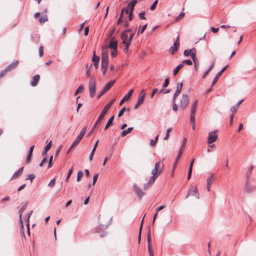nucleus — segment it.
I'll use <instances>...</instances> for the list:
<instances>
[{"label":"nucleus","instance_id":"1","mask_svg":"<svg viewBox=\"0 0 256 256\" xmlns=\"http://www.w3.org/2000/svg\"><path fill=\"white\" fill-rule=\"evenodd\" d=\"M164 168V164L163 161H158L156 162L154 168L152 170V182L155 181L156 178L162 172Z\"/></svg>","mask_w":256,"mask_h":256},{"label":"nucleus","instance_id":"2","mask_svg":"<svg viewBox=\"0 0 256 256\" xmlns=\"http://www.w3.org/2000/svg\"><path fill=\"white\" fill-rule=\"evenodd\" d=\"M114 100V99L112 100L105 106L100 114L94 126V128L96 127L97 125L100 124L104 116V115L106 114L108 110L110 109L112 105L113 104Z\"/></svg>","mask_w":256,"mask_h":256},{"label":"nucleus","instance_id":"3","mask_svg":"<svg viewBox=\"0 0 256 256\" xmlns=\"http://www.w3.org/2000/svg\"><path fill=\"white\" fill-rule=\"evenodd\" d=\"M96 80L94 78L91 77L89 80L88 82V90L91 98H94V96L96 89Z\"/></svg>","mask_w":256,"mask_h":256},{"label":"nucleus","instance_id":"4","mask_svg":"<svg viewBox=\"0 0 256 256\" xmlns=\"http://www.w3.org/2000/svg\"><path fill=\"white\" fill-rule=\"evenodd\" d=\"M190 98L186 94H182L180 102V108L182 110L185 109L188 106Z\"/></svg>","mask_w":256,"mask_h":256},{"label":"nucleus","instance_id":"5","mask_svg":"<svg viewBox=\"0 0 256 256\" xmlns=\"http://www.w3.org/2000/svg\"><path fill=\"white\" fill-rule=\"evenodd\" d=\"M134 34H132L130 35L129 38L128 40V36L126 34L124 33L122 34L121 37L122 39V43L124 44L126 46V50L128 49V47L130 44V42L134 36Z\"/></svg>","mask_w":256,"mask_h":256},{"label":"nucleus","instance_id":"6","mask_svg":"<svg viewBox=\"0 0 256 256\" xmlns=\"http://www.w3.org/2000/svg\"><path fill=\"white\" fill-rule=\"evenodd\" d=\"M184 54L186 56L190 55L194 63H195V60H196V50L194 48L190 50H184Z\"/></svg>","mask_w":256,"mask_h":256},{"label":"nucleus","instance_id":"7","mask_svg":"<svg viewBox=\"0 0 256 256\" xmlns=\"http://www.w3.org/2000/svg\"><path fill=\"white\" fill-rule=\"evenodd\" d=\"M216 130H214L209 132L208 140V144L213 143L217 140L218 135L216 134Z\"/></svg>","mask_w":256,"mask_h":256},{"label":"nucleus","instance_id":"8","mask_svg":"<svg viewBox=\"0 0 256 256\" xmlns=\"http://www.w3.org/2000/svg\"><path fill=\"white\" fill-rule=\"evenodd\" d=\"M198 104V100H196L193 104H192L190 108V119H192L194 118H195V113L196 110V107Z\"/></svg>","mask_w":256,"mask_h":256},{"label":"nucleus","instance_id":"9","mask_svg":"<svg viewBox=\"0 0 256 256\" xmlns=\"http://www.w3.org/2000/svg\"><path fill=\"white\" fill-rule=\"evenodd\" d=\"M133 188L134 190V192L138 198L141 199L142 196H144L145 194L144 192L142 190L138 188L136 184H134L133 186Z\"/></svg>","mask_w":256,"mask_h":256},{"label":"nucleus","instance_id":"10","mask_svg":"<svg viewBox=\"0 0 256 256\" xmlns=\"http://www.w3.org/2000/svg\"><path fill=\"white\" fill-rule=\"evenodd\" d=\"M183 83L182 82H179L178 84L176 86V91L174 94L173 98H172V101H176V98L178 96L180 93V92L182 90Z\"/></svg>","mask_w":256,"mask_h":256},{"label":"nucleus","instance_id":"11","mask_svg":"<svg viewBox=\"0 0 256 256\" xmlns=\"http://www.w3.org/2000/svg\"><path fill=\"white\" fill-rule=\"evenodd\" d=\"M28 205V202H24V203H22L21 204V208L20 210V216H19V217H20V224H22V228H24V226H23V222H22V212L24 211L27 206Z\"/></svg>","mask_w":256,"mask_h":256},{"label":"nucleus","instance_id":"12","mask_svg":"<svg viewBox=\"0 0 256 256\" xmlns=\"http://www.w3.org/2000/svg\"><path fill=\"white\" fill-rule=\"evenodd\" d=\"M108 48L116 50L118 48V42L114 39V38H112L108 46H106Z\"/></svg>","mask_w":256,"mask_h":256},{"label":"nucleus","instance_id":"13","mask_svg":"<svg viewBox=\"0 0 256 256\" xmlns=\"http://www.w3.org/2000/svg\"><path fill=\"white\" fill-rule=\"evenodd\" d=\"M227 66H225L219 72H218L216 76L213 80V81L212 82L211 86H212L218 80V78L222 76L223 72L225 70Z\"/></svg>","mask_w":256,"mask_h":256},{"label":"nucleus","instance_id":"14","mask_svg":"<svg viewBox=\"0 0 256 256\" xmlns=\"http://www.w3.org/2000/svg\"><path fill=\"white\" fill-rule=\"evenodd\" d=\"M47 12V10L46 9L44 12L42 13V16L40 18L38 22L40 24H44L48 20V16L46 14Z\"/></svg>","mask_w":256,"mask_h":256},{"label":"nucleus","instance_id":"15","mask_svg":"<svg viewBox=\"0 0 256 256\" xmlns=\"http://www.w3.org/2000/svg\"><path fill=\"white\" fill-rule=\"evenodd\" d=\"M186 138H184V139H183V140H182V146H180V151H179V152H178V158H177L176 160H178V159L180 158V156H181L182 154V151L184 148L185 146L186 145Z\"/></svg>","mask_w":256,"mask_h":256},{"label":"nucleus","instance_id":"16","mask_svg":"<svg viewBox=\"0 0 256 256\" xmlns=\"http://www.w3.org/2000/svg\"><path fill=\"white\" fill-rule=\"evenodd\" d=\"M254 190V188L249 183L248 180H246L245 184L244 190L248 193L252 192Z\"/></svg>","mask_w":256,"mask_h":256},{"label":"nucleus","instance_id":"17","mask_svg":"<svg viewBox=\"0 0 256 256\" xmlns=\"http://www.w3.org/2000/svg\"><path fill=\"white\" fill-rule=\"evenodd\" d=\"M102 59L108 60V47L102 48Z\"/></svg>","mask_w":256,"mask_h":256},{"label":"nucleus","instance_id":"18","mask_svg":"<svg viewBox=\"0 0 256 256\" xmlns=\"http://www.w3.org/2000/svg\"><path fill=\"white\" fill-rule=\"evenodd\" d=\"M115 82H116V80H112L110 81L108 84H106L104 86V88L102 89H103L106 92L112 88V86L114 85V84Z\"/></svg>","mask_w":256,"mask_h":256},{"label":"nucleus","instance_id":"19","mask_svg":"<svg viewBox=\"0 0 256 256\" xmlns=\"http://www.w3.org/2000/svg\"><path fill=\"white\" fill-rule=\"evenodd\" d=\"M83 138V136H80V134H78L77 137L76 138V139L74 140V142H72V144L71 145L70 147V149L75 147L76 146H77L78 143L80 142V141L82 139V138Z\"/></svg>","mask_w":256,"mask_h":256},{"label":"nucleus","instance_id":"20","mask_svg":"<svg viewBox=\"0 0 256 256\" xmlns=\"http://www.w3.org/2000/svg\"><path fill=\"white\" fill-rule=\"evenodd\" d=\"M189 192L192 196H196L198 199L199 198V194L198 192L196 187L194 186L192 188Z\"/></svg>","mask_w":256,"mask_h":256},{"label":"nucleus","instance_id":"21","mask_svg":"<svg viewBox=\"0 0 256 256\" xmlns=\"http://www.w3.org/2000/svg\"><path fill=\"white\" fill-rule=\"evenodd\" d=\"M18 60L14 61L8 65L6 68V70H8V72L12 70L14 68H15L18 65Z\"/></svg>","mask_w":256,"mask_h":256},{"label":"nucleus","instance_id":"22","mask_svg":"<svg viewBox=\"0 0 256 256\" xmlns=\"http://www.w3.org/2000/svg\"><path fill=\"white\" fill-rule=\"evenodd\" d=\"M24 167L20 168L18 170L16 171L12 176L11 179H16L19 177L22 174Z\"/></svg>","mask_w":256,"mask_h":256},{"label":"nucleus","instance_id":"23","mask_svg":"<svg viewBox=\"0 0 256 256\" xmlns=\"http://www.w3.org/2000/svg\"><path fill=\"white\" fill-rule=\"evenodd\" d=\"M40 76L39 75L37 74L34 76L32 80L30 82V85L32 86H36L40 80Z\"/></svg>","mask_w":256,"mask_h":256},{"label":"nucleus","instance_id":"24","mask_svg":"<svg viewBox=\"0 0 256 256\" xmlns=\"http://www.w3.org/2000/svg\"><path fill=\"white\" fill-rule=\"evenodd\" d=\"M32 212H33V210H30L28 214H26V221L27 222L28 233V234H30V228H29L30 218L31 215L32 214Z\"/></svg>","mask_w":256,"mask_h":256},{"label":"nucleus","instance_id":"25","mask_svg":"<svg viewBox=\"0 0 256 256\" xmlns=\"http://www.w3.org/2000/svg\"><path fill=\"white\" fill-rule=\"evenodd\" d=\"M214 180V174H211L210 176L207 178V185L212 186Z\"/></svg>","mask_w":256,"mask_h":256},{"label":"nucleus","instance_id":"26","mask_svg":"<svg viewBox=\"0 0 256 256\" xmlns=\"http://www.w3.org/2000/svg\"><path fill=\"white\" fill-rule=\"evenodd\" d=\"M144 98H143L142 96H138V102L136 104H135L134 108L136 109L140 105L142 104L144 102Z\"/></svg>","mask_w":256,"mask_h":256},{"label":"nucleus","instance_id":"27","mask_svg":"<svg viewBox=\"0 0 256 256\" xmlns=\"http://www.w3.org/2000/svg\"><path fill=\"white\" fill-rule=\"evenodd\" d=\"M114 116H112L109 118L107 124H106V125L104 127V130H106L108 128V127H109L110 126H112L113 124L112 122L114 120Z\"/></svg>","mask_w":256,"mask_h":256},{"label":"nucleus","instance_id":"28","mask_svg":"<svg viewBox=\"0 0 256 256\" xmlns=\"http://www.w3.org/2000/svg\"><path fill=\"white\" fill-rule=\"evenodd\" d=\"M147 240H148V248H152L151 247V235H150V229L149 228L148 230V232L147 234Z\"/></svg>","mask_w":256,"mask_h":256},{"label":"nucleus","instance_id":"29","mask_svg":"<svg viewBox=\"0 0 256 256\" xmlns=\"http://www.w3.org/2000/svg\"><path fill=\"white\" fill-rule=\"evenodd\" d=\"M136 3H137L136 0H132L131 2H130L128 4V7L130 8V11H132V12L134 11V7Z\"/></svg>","mask_w":256,"mask_h":256},{"label":"nucleus","instance_id":"30","mask_svg":"<svg viewBox=\"0 0 256 256\" xmlns=\"http://www.w3.org/2000/svg\"><path fill=\"white\" fill-rule=\"evenodd\" d=\"M133 92V90H130V92H128V94H126L125 96L120 100V104H122L123 102H124L126 98H128L132 96V94Z\"/></svg>","mask_w":256,"mask_h":256},{"label":"nucleus","instance_id":"31","mask_svg":"<svg viewBox=\"0 0 256 256\" xmlns=\"http://www.w3.org/2000/svg\"><path fill=\"white\" fill-rule=\"evenodd\" d=\"M133 130L132 127L128 128L126 130H124L122 132V136L124 137L127 134H130L132 132V130Z\"/></svg>","mask_w":256,"mask_h":256},{"label":"nucleus","instance_id":"32","mask_svg":"<svg viewBox=\"0 0 256 256\" xmlns=\"http://www.w3.org/2000/svg\"><path fill=\"white\" fill-rule=\"evenodd\" d=\"M34 145L30 147V150H29V152H28V154L27 156V158H26V160H30V158H31V156L32 154V152H33L34 149Z\"/></svg>","mask_w":256,"mask_h":256},{"label":"nucleus","instance_id":"33","mask_svg":"<svg viewBox=\"0 0 256 256\" xmlns=\"http://www.w3.org/2000/svg\"><path fill=\"white\" fill-rule=\"evenodd\" d=\"M184 66L183 64H178L174 70V76L176 75V74L178 73V71Z\"/></svg>","mask_w":256,"mask_h":256},{"label":"nucleus","instance_id":"34","mask_svg":"<svg viewBox=\"0 0 256 256\" xmlns=\"http://www.w3.org/2000/svg\"><path fill=\"white\" fill-rule=\"evenodd\" d=\"M151 180H152V177L150 178L149 182L144 184V188H143L144 190H146L148 188H149L151 186V184H152L154 182V181L152 182Z\"/></svg>","mask_w":256,"mask_h":256},{"label":"nucleus","instance_id":"35","mask_svg":"<svg viewBox=\"0 0 256 256\" xmlns=\"http://www.w3.org/2000/svg\"><path fill=\"white\" fill-rule=\"evenodd\" d=\"M254 168V166H250L248 171H247V172H246V180H249V178L250 176V174H251V173H252V170Z\"/></svg>","mask_w":256,"mask_h":256},{"label":"nucleus","instance_id":"36","mask_svg":"<svg viewBox=\"0 0 256 256\" xmlns=\"http://www.w3.org/2000/svg\"><path fill=\"white\" fill-rule=\"evenodd\" d=\"M92 61L94 62V63L98 62H99V61H100V58H99V56H96V55L95 51H94V53H93V56H92Z\"/></svg>","mask_w":256,"mask_h":256},{"label":"nucleus","instance_id":"37","mask_svg":"<svg viewBox=\"0 0 256 256\" xmlns=\"http://www.w3.org/2000/svg\"><path fill=\"white\" fill-rule=\"evenodd\" d=\"M108 60L102 59L101 67L108 68Z\"/></svg>","mask_w":256,"mask_h":256},{"label":"nucleus","instance_id":"38","mask_svg":"<svg viewBox=\"0 0 256 256\" xmlns=\"http://www.w3.org/2000/svg\"><path fill=\"white\" fill-rule=\"evenodd\" d=\"M179 44H180L179 36L178 35L176 40L174 42V50H178V48Z\"/></svg>","mask_w":256,"mask_h":256},{"label":"nucleus","instance_id":"39","mask_svg":"<svg viewBox=\"0 0 256 256\" xmlns=\"http://www.w3.org/2000/svg\"><path fill=\"white\" fill-rule=\"evenodd\" d=\"M126 110L128 111L130 110V108H126V107H124L119 112L118 114V117H120L124 114V110Z\"/></svg>","mask_w":256,"mask_h":256},{"label":"nucleus","instance_id":"40","mask_svg":"<svg viewBox=\"0 0 256 256\" xmlns=\"http://www.w3.org/2000/svg\"><path fill=\"white\" fill-rule=\"evenodd\" d=\"M214 65V63L212 62V64L210 65V68L207 70L203 74V78H204L208 74L210 71L213 68Z\"/></svg>","mask_w":256,"mask_h":256},{"label":"nucleus","instance_id":"41","mask_svg":"<svg viewBox=\"0 0 256 256\" xmlns=\"http://www.w3.org/2000/svg\"><path fill=\"white\" fill-rule=\"evenodd\" d=\"M83 175H84V173L82 171L78 172V174H77V178H76V181L78 182L80 181Z\"/></svg>","mask_w":256,"mask_h":256},{"label":"nucleus","instance_id":"42","mask_svg":"<svg viewBox=\"0 0 256 256\" xmlns=\"http://www.w3.org/2000/svg\"><path fill=\"white\" fill-rule=\"evenodd\" d=\"M172 128H170L167 129L166 136H165L164 138V140H166L169 138L170 132L172 130Z\"/></svg>","mask_w":256,"mask_h":256},{"label":"nucleus","instance_id":"43","mask_svg":"<svg viewBox=\"0 0 256 256\" xmlns=\"http://www.w3.org/2000/svg\"><path fill=\"white\" fill-rule=\"evenodd\" d=\"M73 170H74V166H72L68 172V175L65 180L66 182H68V179L70 178L72 174V173Z\"/></svg>","mask_w":256,"mask_h":256},{"label":"nucleus","instance_id":"44","mask_svg":"<svg viewBox=\"0 0 256 256\" xmlns=\"http://www.w3.org/2000/svg\"><path fill=\"white\" fill-rule=\"evenodd\" d=\"M84 89V87L82 85H80L78 86L76 90L74 92V96L77 95L79 92L82 91Z\"/></svg>","mask_w":256,"mask_h":256},{"label":"nucleus","instance_id":"45","mask_svg":"<svg viewBox=\"0 0 256 256\" xmlns=\"http://www.w3.org/2000/svg\"><path fill=\"white\" fill-rule=\"evenodd\" d=\"M158 135H157L156 136L154 140H150V144L151 146H154L155 145L156 142V141L158 139Z\"/></svg>","mask_w":256,"mask_h":256},{"label":"nucleus","instance_id":"46","mask_svg":"<svg viewBox=\"0 0 256 256\" xmlns=\"http://www.w3.org/2000/svg\"><path fill=\"white\" fill-rule=\"evenodd\" d=\"M55 184H56V180H55V178H53V179L51 180L48 184V186L50 188H53Z\"/></svg>","mask_w":256,"mask_h":256},{"label":"nucleus","instance_id":"47","mask_svg":"<svg viewBox=\"0 0 256 256\" xmlns=\"http://www.w3.org/2000/svg\"><path fill=\"white\" fill-rule=\"evenodd\" d=\"M158 2V0H156L154 2L153 4L150 7V10H154L156 9V4H157Z\"/></svg>","mask_w":256,"mask_h":256},{"label":"nucleus","instance_id":"48","mask_svg":"<svg viewBox=\"0 0 256 256\" xmlns=\"http://www.w3.org/2000/svg\"><path fill=\"white\" fill-rule=\"evenodd\" d=\"M86 128H87L86 126L84 127V128H83L82 129V130L80 131V133L79 134H80V136H84V134H85V133H86Z\"/></svg>","mask_w":256,"mask_h":256},{"label":"nucleus","instance_id":"49","mask_svg":"<svg viewBox=\"0 0 256 256\" xmlns=\"http://www.w3.org/2000/svg\"><path fill=\"white\" fill-rule=\"evenodd\" d=\"M146 26H147V24H145L144 25L142 26L141 30H138V35L140 33V34L143 33L144 32L146 29Z\"/></svg>","mask_w":256,"mask_h":256},{"label":"nucleus","instance_id":"50","mask_svg":"<svg viewBox=\"0 0 256 256\" xmlns=\"http://www.w3.org/2000/svg\"><path fill=\"white\" fill-rule=\"evenodd\" d=\"M144 14H145L144 12H140L138 14V16H139L140 18L142 19V20H146V18L144 16Z\"/></svg>","mask_w":256,"mask_h":256},{"label":"nucleus","instance_id":"51","mask_svg":"<svg viewBox=\"0 0 256 256\" xmlns=\"http://www.w3.org/2000/svg\"><path fill=\"white\" fill-rule=\"evenodd\" d=\"M190 122L192 124V129L194 130L196 128L195 118H194L193 120L192 119H190Z\"/></svg>","mask_w":256,"mask_h":256},{"label":"nucleus","instance_id":"52","mask_svg":"<svg viewBox=\"0 0 256 256\" xmlns=\"http://www.w3.org/2000/svg\"><path fill=\"white\" fill-rule=\"evenodd\" d=\"M43 46H40L38 49V53L40 57H42L43 55Z\"/></svg>","mask_w":256,"mask_h":256},{"label":"nucleus","instance_id":"53","mask_svg":"<svg viewBox=\"0 0 256 256\" xmlns=\"http://www.w3.org/2000/svg\"><path fill=\"white\" fill-rule=\"evenodd\" d=\"M8 72V70H6V68H5L4 70H2L0 72V78H1L2 76H4Z\"/></svg>","mask_w":256,"mask_h":256},{"label":"nucleus","instance_id":"54","mask_svg":"<svg viewBox=\"0 0 256 256\" xmlns=\"http://www.w3.org/2000/svg\"><path fill=\"white\" fill-rule=\"evenodd\" d=\"M104 93H106L105 91L103 89H102L98 92L97 96V98H100Z\"/></svg>","mask_w":256,"mask_h":256},{"label":"nucleus","instance_id":"55","mask_svg":"<svg viewBox=\"0 0 256 256\" xmlns=\"http://www.w3.org/2000/svg\"><path fill=\"white\" fill-rule=\"evenodd\" d=\"M170 52L172 54H174L175 52H176L178 50H174V46H172L170 48Z\"/></svg>","mask_w":256,"mask_h":256},{"label":"nucleus","instance_id":"56","mask_svg":"<svg viewBox=\"0 0 256 256\" xmlns=\"http://www.w3.org/2000/svg\"><path fill=\"white\" fill-rule=\"evenodd\" d=\"M168 84H169V79L168 78H166L164 80V82L163 84V87L164 88L167 87L168 86Z\"/></svg>","mask_w":256,"mask_h":256},{"label":"nucleus","instance_id":"57","mask_svg":"<svg viewBox=\"0 0 256 256\" xmlns=\"http://www.w3.org/2000/svg\"><path fill=\"white\" fill-rule=\"evenodd\" d=\"M146 96V92L144 90H142L140 94V95L138 96H142L143 98H144Z\"/></svg>","mask_w":256,"mask_h":256},{"label":"nucleus","instance_id":"58","mask_svg":"<svg viewBox=\"0 0 256 256\" xmlns=\"http://www.w3.org/2000/svg\"><path fill=\"white\" fill-rule=\"evenodd\" d=\"M35 176L32 174H30L28 175V177L26 178V180H30L31 182H32V180L34 178Z\"/></svg>","mask_w":256,"mask_h":256},{"label":"nucleus","instance_id":"59","mask_svg":"<svg viewBox=\"0 0 256 256\" xmlns=\"http://www.w3.org/2000/svg\"><path fill=\"white\" fill-rule=\"evenodd\" d=\"M182 63L183 64H186L188 65H192V61L190 60H184L183 62H182Z\"/></svg>","mask_w":256,"mask_h":256},{"label":"nucleus","instance_id":"60","mask_svg":"<svg viewBox=\"0 0 256 256\" xmlns=\"http://www.w3.org/2000/svg\"><path fill=\"white\" fill-rule=\"evenodd\" d=\"M172 109L174 111L178 110V105L176 104V101H172Z\"/></svg>","mask_w":256,"mask_h":256},{"label":"nucleus","instance_id":"61","mask_svg":"<svg viewBox=\"0 0 256 256\" xmlns=\"http://www.w3.org/2000/svg\"><path fill=\"white\" fill-rule=\"evenodd\" d=\"M238 108V106H236V104L235 106H234L231 108L230 111L233 114L234 112H236Z\"/></svg>","mask_w":256,"mask_h":256},{"label":"nucleus","instance_id":"62","mask_svg":"<svg viewBox=\"0 0 256 256\" xmlns=\"http://www.w3.org/2000/svg\"><path fill=\"white\" fill-rule=\"evenodd\" d=\"M52 146V142H50L44 148V150L46 151H48L51 148Z\"/></svg>","mask_w":256,"mask_h":256},{"label":"nucleus","instance_id":"63","mask_svg":"<svg viewBox=\"0 0 256 256\" xmlns=\"http://www.w3.org/2000/svg\"><path fill=\"white\" fill-rule=\"evenodd\" d=\"M122 22V12L120 13V18L117 22V24H119Z\"/></svg>","mask_w":256,"mask_h":256},{"label":"nucleus","instance_id":"64","mask_svg":"<svg viewBox=\"0 0 256 256\" xmlns=\"http://www.w3.org/2000/svg\"><path fill=\"white\" fill-rule=\"evenodd\" d=\"M165 206L164 205V206H161L158 208H157L156 209V212L158 213V212L161 210H162L164 208H165Z\"/></svg>","mask_w":256,"mask_h":256}]
</instances>
